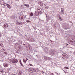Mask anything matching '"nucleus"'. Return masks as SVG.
Segmentation results:
<instances>
[{"instance_id": "393cba45", "label": "nucleus", "mask_w": 75, "mask_h": 75, "mask_svg": "<svg viewBox=\"0 0 75 75\" xmlns=\"http://www.w3.org/2000/svg\"><path fill=\"white\" fill-rule=\"evenodd\" d=\"M4 54H6V55H7V53L6 52H4Z\"/></svg>"}, {"instance_id": "ddd939ff", "label": "nucleus", "mask_w": 75, "mask_h": 75, "mask_svg": "<svg viewBox=\"0 0 75 75\" xmlns=\"http://www.w3.org/2000/svg\"><path fill=\"white\" fill-rule=\"evenodd\" d=\"M18 75H21V71H20L19 73L18 74Z\"/></svg>"}, {"instance_id": "20e7f679", "label": "nucleus", "mask_w": 75, "mask_h": 75, "mask_svg": "<svg viewBox=\"0 0 75 75\" xmlns=\"http://www.w3.org/2000/svg\"><path fill=\"white\" fill-rule=\"evenodd\" d=\"M61 13H62V14H64V9L63 8H61Z\"/></svg>"}, {"instance_id": "bb28decb", "label": "nucleus", "mask_w": 75, "mask_h": 75, "mask_svg": "<svg viewBox=\"0 0 75 75\" xmlns=\"http://www.w3.org/2000/svg\"><path fill=\"white\" fill-rule=\"evenodd\" d=\"M3 6H4V7H6V5L4 4H3Z\"/></svg>"}, {"instance_id": "f8f14e48", "label": "nucleus", "mask_w": 75, "mask_h": 75, "mask_svg": "<svg viewBox=\"0 0 75 75\" xmlns=\"http://www.w3.org/2000/svg\"><path fill=\"white\" fill-rule=\"evenodd\" d=\"M20 64H21V66H23V64H22V63L21 62V60H20Z\"/></svg>"}, {"instance_id": "c756f323", "label": "nucleus", "mask_w": 75, "mask_h": 75, "mask_svg": "<svg viewBox=\"0 0 75 75\" xmlns=\"http://www.w3.org/2000/svg\"><path fill=\"white\" fill-rule=\"evenodd\" d=\"M64 72H65V74H66V72H65V71H64Z\"/></svg>"}, {"instance_id": "6e6552de", "label": "nucleus", "mask_w": 75, "mask_h": 75, "mask_svg": "<svg viewBox=\"0 0 75 75\" xmlns=\"http://www.w3.org/2000/svg\"><path fill=\"white\" fill-rule=\"evenodd\" d=\"M4 66L5 68H7L8 67V64H4Z\"/></svg>"}, {"instance_id": "9b49d317", "label": "nucleus", "mask_w": 75, "mask_h": 75, "mask_svg": "<svg viewBox=\"0 0 75 75\" xmlns=\"http://www.w3.org/2000/svg\"><path fill=\"white\" fill-rule=\"evenodd\" d=\"M38 11H40V12L42 11V9L40 8H38Z\"/></svg>"}, {"instance_id": "7c9ffc66", "label": "nucleus", "mask_w": 75, "mask_h": 75, "mask_svg": "<svg viewBox=\"0 0 75 75\" xmlns=\"http://www.w3.org/2000/svg\"><path fill=\"white\" fill-rule=\"evenodd\" d=\"M27 60H28V59H27Z\"/></svg>"}, {"instance_id": "4468645a", "label": "nucleus", "mask_w": 75, "mask_h": 75, "mask_svg": "<svg viewBox=\"0 0 75 75\" xmlns=\"http://www.w3.org/2000/svg\"><path fill=\"white\" fill-rule=\"evenodd\" d=\"M34 14L33 13V12L31 13H30V16H33V15Z\"/></svg>"}, {"instance_id": "c85d7f7f", "label": "nucleus", "mask_w": 75, "mask_h": 75, "mask_svg": "<svg viewBox=\"0 0 75 75\" xmlns=\"http://www.w3.org/2000/svg\"><path fill=\"white\" fill-rule=\"evenodd\" d=\"M1 37V33H0V37Z\"/></svg>"}, {"instance_id": "b1692460", "label": "nucleus", "mask_w": 75, "mask_h": 75, "mask_svg": "<svg viewBox=\"0 0 75 75\" xmlns=\"http://www.w3.org/2000/svg\"><path fill=\"white\" fill-rule=\"evenodd\" d=\"M48 58V57H47L46 56H45L44 57V58L45 59V58Z\"/></svg>"}, {"instance_id": "6ab92c4d", "label": "nucleus", "mask_w": 75, "mask_h": 75, "mask_svg": "<svg viewBox=\"0 0 75 75\" xmlns=\"http://www.w3.org/2000/svg\"><path fill=\"white\" fill-rule=\"evenodd\" d=\"M0 71L1 73H2V74H3L4 73V71H3V70H0Z\"/></svg>"}, {"instance_id": "423d86ee", "label": "nucleus", "mask_w": 75, "mask_h": 75, "mask_svg": "<svg viewBox=\"0 0 75 75\" xmlns=\"http://www.w3.org/2000/svg\"><path fill=\"white\" fill-rule=\"evenodd\" d=\"M33 70H34V69L33 68H31L29 70V71L30 72H31V73H32V72H33Z\"/></svg>"}, {"instance_id": "f3484780", "label": "nucleus", "mask_w": 75, "mask_h": 75, "mask_svg": "<svg viewBox=\"0 0 75 75\" xmlns=\"http://www.w3.org/2000/svg\"><path fill=\"white\" fill-rule=\"evenodd\" d=\"M16 24L18 25H20V24H21V23L17 22Z\"/></svg>"}, {"instance_id": "412c9836", "label": "nucleus", "mask_w": 75, "mask_h": 75, "mask_svg": "<svg viewBox=\"0 0 75 75\" xmlns=\"http://www.w3.org/2000/svg\"><path fill=\"white\" fill-rule=\"evenodd\" d=\"M26 22H27V23H28V22H29V23H31V21H28H28H26Z\"/></svg>"}, {"instance_id": "39448f33", "label": "nucleus", "mask_w": 75, "mask_h": 75, "mask_svg": "<svg viewBox=\"0 0 75 75\" xmlns=\"http://www.w3.org/2000/svg\"><path fill=\"white\" fill-rule=\"evenodd\" d=\"M4 4H6L7 6V7H8V8H9V9L11 8V6H10V4H7L6 3Z\"/></svg>"}, {"instance_id": "4be33fe9", "label": "nucleus", "mask_w": 75, "mask_h": 75, "mask_svg": "<svg viewBox=\"0 0 75 75\" xmlns=\"http://www.w3.org/2000/svg\"><path fill=\"white\" fill-rule=\"evenodd\" d=\"M29 65H30V66H31V67H33V65H32V64H29Z\"/></svg>"}, {"instance_id": "5701e85b", "label": "nucleus", "mask_w": 75, "mask_h": 75, "mask_svg": "<svg viewBox=\"0 0 75 75\" xmlns=\"http://www.w3.org/2000/svg\"><path fill=\"white\" fill-rule=\"evenodd\" d=\"M45 8L46 9H47V8L48 9V6H46L45 7Z\"/></svg>"}, {"instance_id": "aec40b11", "label": "nucleus", "mask_w": 75, "mask_h": 75, "mask_svg": "<svg viewBox=\"0 0 75 75\" xmlns=\"http://www.w3.org/2000/svg\"><path fill=\"white\" fill-rule=\"evenodd\" d=\"M24 6H26V7H28V5H27L26 4H24Z\"/></svg>"}, {"instance_id": "0eeeda50", "label": "nucleus", "mask_w": 75, "mask_h": 75, "mask_svg": "<svg viewBox=\"0 0 75 75\" xmlns=\"http://www.w3.org/2000/svg\"><path fill=\"white\" fill-rule=\"evenodd\" d=\"M4 27H5V28H7V27H8V25L7 23H6L4 24Z\"/></svg>"}, {"instance_id": "dca6fc26", "label": "nucleus", "mask_w": 75, "mask_h": 75, "mask_svg": "<svg viewBox=\"0 0 75 75\" xmlns=\"http://www.w3.org/2000/svg\"><path fill=\"white\" fill-rule=\"evenodd\" d=\"M64 69H69V68L67 67H64Z\"/></svg>"}, {"instance_id": "72a5a7b5", "label": "nucleus", "mask_w": 75, "mask_h": 75, "mask_svg": "<svg viewBox=\"0 0 75 75\" xmlns=\"http://www.w3.org/2000/svg\"><path fill=\"white\" fill-rule=\"evenodd\" d=\"M38 15H39V14H38Z\"/></svg>"}, {"instance_id": "f03ea898", "label": "nucleus", "mask_w": 75, "mask_h": 75, "mask_svg": "<svg viewBox=\"0 0 75 75\" xmlns=\"http://www.w3.org/2000/svg\"><path fill=\"white\" fill-rule=\"evenodd\" d=\"M24 16L23 15H21L19 17V19L20 20H24Z\"/></svg>"}, {"instance_id": "473e14b6", "label": "nucleus", "mask_w": 75, "mask_h": 75, "mask_svg": "<svg viewBox=\"0 0 75 75\" xmlns=\"http://www.w3.org/2000/svg\"><path fill=\"white\" fill-rule=\"evenodd\" d=\"M44 5H45V6H46V5H45V4H44Z\"/></svg>"}, {"instance_id": "7ed1b4c3", "label": "nucleus", "mask_w": 75, "mask_h": 75, "mask_svg": "<svg viewBox=\"0 0 75 75\" xmlns=\"http://www.w3.org/2000/svg\"><path fill=\"white\" fill-rule=\"evenodd\" d=\"M62 58L64 59H67V58L68 57H67V56L66 55H63L62 56Z\"/></svg>"}, {"instance_id": "f257e3e1", "label": "nucleus", "mask_w": 75, "mask_h": 75, "mask_svg": "<svg viewBox=\"0 0 75 75\" xmlns=\"http://www.w3.org/2000/svg\"><path fill=\"white\" fill-rule=\"evenodd\" d=\"M11 62L12 63H17V62H18V60L15 59H14L12 60Z\"/></svg>"}, {"instance_id": "9d476101", "label": "nucleus", "mask_w": 75, "mask_h": 75, "mask_svg": "<svg viewBox=\"0 0 75 75\" xmlns=\"http://www.w3.org/2000/svg\"><path fill=\"white\" fill-rule=\"evenodd\" d=\"M27 59H23V61L24 62H25V63H26V62H27Z\"/></svg>"}, {"instance_id": "a878e982", "label": "nucleus", "mask_w": 75, "mask_h": 75, "mask_svg": "<svg viewBox=\"0 0 75 75\" xmlns=\"http://www.w3.org/2000/svg\"><path fill=\"white\" fill-rule=\"evenodd\" d=\"M50 75H54V73H51L50 74Z\"/></svg>"}, {"instance_id": "2eb2a0df", "label": "nucleus", "mask_w": 75, "mask_h": 75, "mask_svg": "<svg viewBox=\"0 0 75 75\" xmlns=\"http://www.w3.org/2000/svg\"><path fill=\"white\" fill-rule=\"evenodd\" d=\"M0 46H1V47H3V45L0 43Z\"/></svg>"}, {"instance_id": "cd10ccee", "label": "nucleus", "mask_w": 75, "mask_h": 75, "mask_svg": "<svg viewBox=\"0 0 75 75\" xmlns=\"http://www.w3.org/2000/svg\"><path fill=\"white\" fill-rule=\"evenodd\" d=\"M1 4V5H3V4Z\"/></svg>"}, {"instance_id": "2f4dec72", "label": "nucleus", "mask_w": 75, "mask_h": 75, "mask_svg": "<svg viewBox=\"0 0 75 75\" xmlns=\"http://www.w3.org/2000/svg\"><path fill=\"white\" fill-rule=\"evenodd\" d=\"M67 45H68V44H67Z\"/></svg>"}, {"instance_id": "f704fd0d", "label": "nucleus", "mask_w": 75, "mask_h": 75, "mask_svg": "<svg viewBox=\"0 0 75 75\" xmlns=\"http://www.w3.org/2000/svg\"><path fill=\"white\" fill-rule=\"evenodd\" d=\"M36 16H38V15H37Z\"/></svg>"}, {"instance_id": "1a4fd4ad", "label": "nucleus", "mask_w": 75, "mask_h": 75, "mask_svg": "<svg viewBox=\"0 0 75 75\" xmlns=\"http://www.w3.org/2000/svg\"><path fill=\"white\" fill-rule=\"evenodd\" d=\"M40 5L41 6H43V4L42 3V2H40Z\"/></svg>"}, {"instance_id": "a211bd4d", "label": "nucleus", "mask_w": 75, "mask_h": 75, "mask_svg": "<svg viewBox=\"0 0 75 75\" xmlns=\"http://www.w3.org/2000/svg\"><path fill=\"white\" fill-rule=\"evenodd\" d=\"M59 17L60 20H62V18H61L60 16H59Z\"/></svg>"}]
</instances>
